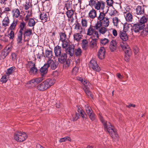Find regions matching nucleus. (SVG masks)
Listing matches in <instances>:
<instances>
[{
    "mask_svg": "<svg viewBox=\"0 0 148 148\" xmlns=\"http://www.w3.org/2000/svg\"><path fill=\"white\" fill-rule=\"evenodd\" d=\"M70 141L71 140V138L69 136H66L64 137L61 138L59 140V141L60 143L64 142L66 140Z\"/></svg>",
    "mask_w": 148,
    "mask_h": 148,
    "instance_id": "obj_52",
    "label": "nucleus"
},
{
    "mask_svg": "<svg viewBox=\"0 0 148 148\" xmlns=\"http://www.w3.org/2000/svg\"><path fill=\"white\" fill-rule=\"evenodd\" d=\"M88 22L87 20L85 18H82L81 20L82 27L84 29L87 27L88 25Z\"/></svg>",
    "mask_w": 148,
    "mask_h": 148,
    "instance_id": "obj_37",
    "label": "nucleus"
},
{
    "mask_svg": "<svg viewBox=\"0 0 148 148\" xmlns=\"http://www.w3.org/2000/svg\"><path fill=\"white\" fill-rule=\"evenodd\" d=\"M36 22L34 19L32 18H30L28 22V25L30 27H33V29H34V27L36 24Z\"/></svg>",
    "mask_w": 148,
    "mask_h": 148,
    "instance_id": "obj_30",
    "label": "nucleus"
},
{
    "mask_svg": "<svg viewBox=\"0 0 148 148\" xmlns=\"http://www.w3.org/2000/svg\"><path fill=\"white\" fill-rule=\"evenodd\" d=\"M54 52L56 57H58L62 53H63L61 47L58 45L54 47Z\"/></svg>",
    "mask_w": 148,
    "mask_h": 148,
    "instance_id": "obj_10",
    "label": "nucleus"
},
{
    "mask_svg": "<svg viewBox=\"0 0 148 148\" xmlns=\"http://www.w3.org/2000/svg\"><path fill=\"white\" fill-rule=\"evenodd\" d=\"M18 22L17 20L14 19L12 22L10 24L8 29L10 30H15L17 26Z\"/></svg>",
    "mask_w": 148,
    "mask_h": 148,
    "instance_id": "obj_24",
    "label": "nucleus"
},
{
    "mask_svg": "<svg viewBox=\"0 0 148 148\" xmlns=\"http://www.w3.org/2000/svg\"><path fill=\"white\" fill-rule=\"evenodd\" d=\"M74 29L77 30V31H78L80 33L83 32L85 31V29L82 28L80 24L78 23H77L75 24Z\"/></svg>",
    "mask_w": 148,
    "mask_h": 148,
    "instance_id": "obj_26",
    "label": "nucleus"
},
{
    "mask_svg": "<svg viewBox=\"0 0 148 148\" xmlns=\"http://www.w3.org/2000/svg\"><path fill=\"white\" fill-rule=\"evenodd\" d=\"M113 0H107L106 2L107 5L110 7H112L113 3Z\"/></svg>",
    "mask_w": 148,
    "mask_h": 148,
    "instance_id": "obj_64",
    "label": "nucleus"
},
{
    "mask_svg": "<svg viewBox=\"0 0 148 148\" xmlns=\"http://www.w3.org/2000/svg\"><path fill=\"white\" fill-rule=\"evenodd\" d=\"M90 85V83L89 82H88V84L84 85L83 89L87 95L91 96V92L89 90Z\"/></svg>",
    "mask_w": 148,
    "mask_h": 148,
    "instance_id": "obj_15",
    "label": "nucleus"
},
{
    "mask_svg": "<svg viewBox=\"0 0 148 148\" xmlns=\"http://www.w3.org/2000/svg\"><path fill=\"white\" fill-rule=\"evenodd\" d=\"M12 17L15 18H18L21 16L19 10L18 8H14L12 10Z\"/></svg>",
    "mask_w": 148,
    "mask_h": 148,
    "instance_id": "obj_14",
    "label": "nucleus"
},
{
    "mask_svg": "<svg viewBox=\"0 0 148 148\" xmlns=\"http://www.w3.org/2000/svg\"><path fill=\"white\" fill-rule=\"evenodd\" d=\"M26 65L27 68H32L33 66H35V64L34 62H32V61H30L28 62Z\"/></svg>",
    "mask_w": 148,
    "mask_h": 148,
    "instance_id": "obj_46",
    "label": "nucleus"
},
{
    "mask_svg": "<svg viewBox=\"0 0 148 148\" xmlns=\"http://www.w3.org/2000/svg\"><path fill=\"white\" fill-rule=\"evenodd\" d=\"M72 116L73 121H76L79 118L80 116V115L79 113H76L75 114L72 115Z\"/></svg>",
    "mask_w": 148,
    "mask_h": 148,
    "instance_id": "obj_53",
    "label": "nucleus"
},
{
    "mask_svg": "<svg viewBox=\"0 0 148 148\" xmlns=\"http://www.w3.org/2000/svg\"><path fill=\"white\" fill-rule=\"evenodd\" d=\"M43 50H41L40 51L38 54L37 55V58L41 59V58L43 57Z\"/></svg>",
    "mask_w": 148,
    "mask_h": 148,
    "instance_id": "obj_58",
    "label": "nucleus"
},
{
    "mask_svg": "<svg viewBox=\"0 0 148 148\" xmlns=\"http://www.w3.org/2000/svg\"><path fill=\"white\" fill-rule=\"evenodd\" d=\"M136 14L137 15H142L144 13V8L143 6H138L136 8Z\"/></svg>",
    "mask_w": 148,
    "mask_h": 148,
    "instance_id": "obj_18",
    "label": "nucleus"
},
{
    "mask_svg": "<svg viewBox=\"0 0 148 148\" xmlns=\"http://www.w3.org/2000/svg\"><path fill=\"white\" fill-rule=\"evenodd\" d=\"M23 34L24 38L25 39L26 37L29 36L32 34V30L30 29H26L24 31Z\"/></svg>",
    "mask_w": 148,
    "mask_h": 148,
    "instance_id": "obj_28",
    "label": "nucleus"
},
{
    "mask_svg": "<svg viewBox=\"0 0 148 148\" xmlns=\"http://www.w3.org/2000/svg\"><path fill=\"white\" fill-rule=\"evenodd\" d=\"M77 79L78 80L80 81L84 85L88 84V82H88L86 80H84L82 78L79 77H77Z\"/></svg>",
    "mask_w": 148,
    "mask_h": 148,
    "instance_id": "obj_56",
    "label": "nucleus"
},
{
    "mask_svg": "<svg viewBox=\"0 0 148 148\" xmlns=\"http://www.w3.org/2000/svg\"><path fill=\"white\" fill-rule=\"evenodd\" d=\"M45 55L49 59L52 58H53L52 51L47 49L45 51Z\"/></svg>",
    "mask_w": 148,
    "mask_h": 148,
    "instance_id": "obj_35",
    "label": "nucleus"
},
{
    "mask_svg": "<svg viewBox=\"0 0 148 148\" xmlns=\"http://www.w3.org/2000/svg\"><path fill=\"white\" fill-rule=\"evenodd\" d=\"M74 11L72 9L67 10L66 12V15L69 18H71L74 14Z\"/></svg>",
    "mask_w": 148,
    "mask_h": 148,
    "instance_id": "obj_39",
    "label": "nucleus"
},
{
    "mask_svg": "<svg viewBox=\"0 0 148 148\" xmlns=\"http://www.w3.org/2000/svg\"><path fill=\"white\" fill-rule=\"evenodd\" d=\"M119 36L121 39L124 41H125L128 39V37L126 32L123 31H120Z\"/></svg>",
    "mask_w": 148,
    "mask_h": 148,
    "instance_id": "obj_19",
    "label": "nucleus"
},
{
    "mask_svg": "<svg viewBox=\"0 0 148 148\" xmlns=\"http://www.w3.org/2000/svg\"><path fill=\"white\" fill-rule=\"evenodd\" d=\"M59 35L60 40L61 41L66 40V35L64 31L63 32H60Z\"/></svg>",
    "mask_w": 148,
    "mask_h": 148,
    "instance_id": "obj_33",
    "label": "nucleus"
},
{
    "mask_svg": "<svg viewBox=\"0 0 148 148\" xmlns=\"http://www.w3.org/2000/svg\"><path fill=\"white\" fill-rule=\"evenodd\" d=\"M88 41L85 39L83 40L82 41V48L84 50H86L88 45Z\"/></svg>",
    "mask_w": 148,
    "mask_h": 148,
    "instance_id": "obj_40",
    "label": "nucleus"
},
{
    "mask_svg": "<svg viewBox=\"0 0 148 148\" xmlns=\"http://www.w3.org/2000/svg\"><path fill=\"white\" fill-rule=\"evenodd\" d=\"M109 11V7L106 6L105 8V10H102L101 12H100L99 15L97 17V19L99 21H101L102 20L104 19L106 14H107Z\"/></svg>",
    "mask_w": 148,
    "mask_h": 148,
    "instance_id": "obj_8",
    "label": "nucleus"
},
{
    "mask_svg": "<svg viewBox=\"0 0 148 148\" xmlns=\"http://www.w3.org/2000/svg\"><path fill=\"white\" fill-rule=\"evenodd\" d=\"M75 46L73 45H69L68 48L66 50V52L71 56H72L75 52Z\"/></svg>",
    "mask_w": 148,
    "mask_h": 148,
    "instance_id": "obj_17",
    "label": "nucleus"
},
{
    "mask_svg": "<svg viewBox=\"0 0 148 148\" xmlns=\"http://www.w3.org/2000/svg\"><path fill=\"white\" fill-rule=\"evenodd\" d=\"M40 18L41 20L45 21H49V14L45 12H42L40 15Z\"/></svg>",
    "mask_w": 148,
    "mask_h": 148,
    "instance_id": "obj_25",
    "label": "nucleus"
},
{
    "mask_svg": "<svg viewBox=\"0 0 148 148\" xmlns=\"http://www.w3.org/2000/svg\"><path fill=\"white\" fill-rule=\"evenodd\" d=\"M37 71L38 70L35 66L30 69L29 72L31 74H35L37 73Z\"/></svg>",
    "mask_w": 148,
    "mask_h": 148,
    "instance_id": "obj_44",
    "label": "nucleus"
},
{
    "mask_svg": "<svg viewBox=\"0 0 148 148\" xmlns=\"http://www.w3.org/2000/svg\"><path fill=\"white\" fill-rule=\"evenodd\" d=\"M32 16V14L31 12L28 11L27 12V15L25 16L24 20L26 22H27L29 20V19L30 18V17Z\"/></svg>",
    "mask_w": 148,
    "mask_h": 148,
    "instance_id": "obj_42",
    "label": "nucleus"
},
{
    "mask_svg": "<svg viewBox=\"0 0 148 148\" xmlns=\"http://www.w3.org/2000/svg\"><path fill=\"white\" fill-rule=\"evenodd\" d=\"M48 68L46 64H45L40 69V72L41 76L44 77L47 73L48 71Z\"/></svg>",
    "mask_w": 148,
    "mask_h": 148,
    "instance_id": "obj_16",
    "label": "nucleus"
},
{
    "mask_svg": "<svg viewBox=\"0 0 148 148\" xmlns=\"http://www.w3.org/2000/svg\"><path fill=\"white\" fill-rule=\"evenodd\" d=\"M126 14L124 15L126 21L129 22H131L133 19V16L130 13H126L124 12Z\"/></svg>",
    "mask_w": 148,
    "mask_h": 148,
    "instance_id": "obj_27",
    "label": "nucleus"
},
{
    "mask_svg": "<svg viewBox=\"0 0 148 148\" xmlns=\"http://www.w3.org/2000/svg\"><path fill=\"white\" fill-rule=\"evenodd\" d=\"M82 33H75L73 34V38L74 40H75L77 42L80 41L82 39V35H81Z\"/></svg>",
    "mask_w": 148,
    "mask_h": 148,
    "instance_id": "obj_21",
    "label": "nucleus"
},
{
    "mask_svg": "<svg viewBox=\"0 0 148 148\" xmlns=\"http://www.w3.org/2000/svg\"><path fill=\"white\" fill-rule=\"evenodd\" d=\"M26 23L24 22L21 23L20 25V29L18 32L23 33L24 29H26Z\"/></svg>",
    "mask_w": 148,
    "mask_h": 148,
    "instance_id": "obj_34",
    "label": "nucleus"
},
{
    "mask_svg": "<svg viewBox=\"0 0 148 148\" xmlns=\"http://www.w3.org/2000/svg\"><path fill=\"white\" fill-rule=\"evenodd\" d=\"M108 40L106 38H104L103 39H101L100 40V42L103 45H106L109 42Z\"/></svg>",
    "mask_w": 148,
    "mask_h": 148,
    "instance_id": "obj_57",
    "label": "nucleus"
},
{
    "mask_svg": "<svg viewBox=\"0 0 148 148\" xmlns=\"http://www.w3.org/2000/svg\"><path fill=\"white\" fill-rule=\"evenodd\" d=\"M144 28L143 25H140L138 23L134 24L132 27L133 30L136 33L139 32L140 30L143 29Z\"/></svg>",
    "mask_w": 148,
    "mask_h": 148,
    "instance_id": "obj_12",
    "label": "nucleus"
},
{
    "mask_svg": "<svg viewBox=\"0 0 148 148\" xmlns=\"http://www.w3.org/2000/svg\"><path fill=\"white\" fill-rule=\"evenodd\" d=\"M99 117L103 125L105 131L108 132L112 138H117L118 135L114 126L105 120L102 116L101 114H99Z\"/></svg>",
    "mask_w": 148,
    "mask_h": 148,
    "instance_id": "obj_1",
    "label": "nucleus"
},
{
    "mask_svg": "<svg viewBox=\"0 0 148 148\" xmlns=\"http://www.w3.org/2000/svg\"><path fill=\"white\" fill-rule=\"evenodd\" d=\"M9 77L8 75H5L3 76L0 79V81L3 83H6L7 80L8 78Z\"/></svg>",
    "mask_w": 148,
    "mask_h": 148,
    "instance_id": "obj_50",
    "label": "nucleus"
},
{
    "mask_svg": "<svg viewBox=\"0 0 148 148\" xmlns=\"http://www.w3.org/2000/svg\"><path fill=\"white\" fill-rule=\"evenodd\" d=\"M131 25L130 24L127 23L124 24L123 26V31L126 32L127 31L130 29Z\"/></svg>",
    "mask_w": 148,
    "mask_h": 148,
    "instance_id": "obj_43",
    "label": "nucleus"
},
{
    "mask_svg": "<svg viewBox=\"0 0 148 148\" xmlns=\"http://www.w3.org/2000/svg\"><path fill=\"white\" fill-rule=\"evenodd\" d=\"M23 33L18 32L17 38V43L18 44L22 43V37Z\"/></svg>",
    "mask_w": 148,
    "mask_h": 148,
    "instance_id": "obj_36",
    "label": "nucleus"
},
{
    "mask_svg": "<svg viewBox=\"0 0 148 148\" xmlns=\"http://www.w3.org/2000/svg\"><path fill=\"white\" fill-rule=\"evenodd\" d=\"M88 115L89 116V118L92 121H93L95 120V115L94 113L93 112L92 113H90V114H89Z\"/></svg>",
    "mask_w": 148,
    "mask_h": 148,
    "instance_id": "obj_59",
    "label": "nucleus"
},
{
    "mask_svg": "<svg viewBox=\"0 0 148 148\" xmlns=\"http://www.w3.org/2000/svg\"><path fill=\"white\" fill-rule=\"evenodd\" d=\"M98 31L100 34H104L107 31V29L104 27H101L98 29Z\"/></svg>",
    "mask_w": 148,
    "mask_h": 148,
    "instance_id": "obj_48",
    "label": "nucleus"
},
{
    "mask_svg": "<svg viewBox=\"0 0 148 148\" xmlns=\"http://www.w3.org/2000/svg\"><path fill=\"white\" fill-rule=\"evenodd\" d=\"M56 80L54 78L47 79L37 86V89L40 91H43L52 86L55 82Z\"/></svg>",
    "mask_w": 148,
    "mask_h": 148,
    "instance_id": "obj_2",
    "label": "nucleus"
},
{
    "mask_svg": "<svg viewBox=\"0 0 148 148\" xmlns=\"http://www.w3.org/2000/svg\"><path fill=\"white\" fill-rule=\"evenodd\" d=\"M15 67H12L8 69L6 73V75H9L12 74L13 71H14L15 69Z\"/></svg>",
    "mask_w": 148,
    "mask_h": 148,
    "instance_id": "obj_51",
    "label": "nucleus"
},
{
    "mask_svg": "<svg viewBox=\"0 0 148 148\" xmlns=\"http://www.w3.org/2000/svg\"><path fill=\"white\" fill-rule=\"evenodd\" d=\"M89 18L91 19H94L97 16V11L95 9L92 8L88 13Z\"/></svg>",
    "mask_w": 148,
    "mask_h": 148,
    "instance_id": "obj_22",
    "label": "nucleus"
},
{
    "mask_svg": "<svg viewBox=\"0 0 148 148\" xmlns=\"http://www.w3.org/2000/svg\"><path fill=\"white\" fill-rule=\"evenodd\" d=\"M11 51L10 48L8 46H7L4 48L1 52L0 55V59L1 60L3 59Z\"/></svg>",
    "mask_w": 148,
    "mask_h": 148,
    "instance_id": "obj_7",
    "label": "nucleus"
},
{
    "mask_svg": "<svg viewBox=\"0 0 148 148\" xmlns=\"http://www.w3.org/2000/svg\"><path fill=\"white\" fill-rule=\"evenodd\" d=\"M44 79V77L42 76L41 77H40L38 78H35L36 83H38L41 82L42 80Z\"/></svg>",
    "mask_w": 148,
    "mask_h": 148,
    "instance_id": "obj_62",
    "label": "nucleus"
},
{
    "mask_svg": "<svg viewBox=\"0 0 148 148\" xmlns=\"http://www.w3.org/2000/svg\"><path fill=\"white\" fill-rule=\"evenodd\" d=\"M119 22V19L117 17H115L113 18L112 22L115 26H117Z\"/></svg>",
    "mask_w": 148,
    "mask_h": 148,
    "instance_id": "obj_55",
    "label": "nucleus"
},
{
    "mask_svg": "<svg viewBox=\"0 0 148 148\" xmlns=\"http://www.w3.org/2000/svg\"><path fill=\"white\" fill-rule=\"evenodd\" d=\"M116 41L112 40L110 43L109 47L110 51L112 52L116 50L117 47Z\"/></svg>",
    "mask_w": 148,
    "mask_h": 148,
    "instance_id": "obj_20",
    "label": "nucleus"
},
{
    "mask_svg": "<svg viewBox=\"0 0 148 148\" xmlns=\"http://www.w3.org/2000/svg\"><path fill=\"white\" fill-rule=\"evenodd\" d=\"M26 134L24 132H18L15 133L14 138L17 141L22 142L25 140L27 138Z\"/></svg>",
    "mask_w": 148,
    "mask_h": 148,
    "instance_id": "obj_4",
    "label": "nucleus"
},
{
    "mask_svg": "<svg viewBox=\"0 0 148 148\" xmlns=\"http://www.w3.org/2000/svg\"><path fill=\"white\" fill-rule=\"evenodd\" d=\"M74 52L75 54L77 56H79L81 55L82 50L79 48H78L77 49H75Z\"/></svg>",
    "mask_w": 148,
    "mask_h": 148,
    "instance_id": "obj_47",
    "label": "nucleus"
},
{
    "mask_svg": "<svg viewBox=\"0 0 148 148\" xmlns=\"http://www.w3.org/2000/svg\"><path fill=\"white\" fill-rule=\"evenodd\" d=\"M31 4L29 1H26L25 2V4L24 6L25 7V10H28L30 8Z\"/></svg>",
    "mask_w": 148,
    "mask_h": 148,
    "instance_id": "obj_60",
    "label": "nucleus"
},
{
    "mask_svg": "<svg viewBox=\"0 0 148 148\" xmlns=\"http://www.w3.org/2000/svg\"><path fill=\"white\" fill-rule=\"evenodd\" d=\"M45 64L48 67L50 66L51 69L53 70H55L57 67L56 62L51 59H49Z\"/></svg>",
    "mask_w": 148,
    "mask_h": 148,
    "instance_id": "obj_9",
    "label": "nucleus"
},
{
    "mask_svg": "<svg viewBox=\"0 0 148 148\" xmlns=\"http://www.w3.org/2000/svg\"><path fill=\"white\" fill-rule=\"evenodd\" d=\"M58 57V61L60 63L63 64L66 61L67 55L66 53H62Z\"/></svg>",
    "mask_w": 148,
    "mask_h": 148,
    "instance_id": "obj_11",
    "label": "nucleus"
},
{
    "mask_svg": "<svg viewBox=\"0 0 148 148\" xmlns=\"http://www.w3.org/2000/svg\"><path fill=\"white\" fill-rule=\"evenodd\" d=\"M148 33V30L147 28H145V29L141 32L140 35L142 36H144L147 35Z\"/></svg>",
    "mask_w": 148,
    "mask_h": 148,
    "instance_id": "obj_61",
    "label": "nucleus"
},
{
    "mask_svg": "<svg viewBox=\"0 0 148 148\" xmlns=\"http://www.w3.org/2000/svg\"><path fill=\"white\" fill-rule=\"evenodd\" d=\"M10 23V19L8 16H5L2 21V25L5 27L9 26Z\"/></svg>",
    "mask_w": 148,
    "mask_h": 148,
    "instance_id": "obj_23",
    "label": "nucleus"
},
{
    "mask_svg": "<svg viewBox=\"0 0 148 148\" xmlns=\"http://www.w3.org/2000/svg\"><path fill=\"white\" fill-rule=\"evenodd\" d=\"M120 46L125 52V60L127 62L129 61V57L132 54L129 46L126 42H122L121 43Z\"/></svg>",
    "mask_w": 148,
    "mask_h": 148,
    "instance_id": "obj_3",
    "label": "nucleus"
},
{
    "mask_svg": "<svg viewBox=\"0 0 148 148\" xmlns=\"http://www.w3.org/2000/svg\"><path fill=\"white\" fill-rule=\"evenodd\" d=\"M102 25V22L101 21H98L95 24L94 27L96 29H100Z\"/></svg>",
    "mask_w": 148,
    "mask_h": 148,
    "instance_id": "obj_45",
    "label": "nucleus"
},
{
    "mask_svg": "<svg viewBox=\"0 0 148 148\" xmlns=\"http://www.w3.org/2000/svg\"><path fill=\"white\" fill-rule=\"evenodd\" d=\"M11 31L10 33L9 34L10 36L9 38L10 39H13L14 38V33L13 31V30H10Z\"/></svg>",
    "mask_w": 148,
    "mask_h": 148,
    "instance_id": "obj_63",
    "label": "nucleus"
},
{
    "mask_svg": "<svg viewBox=\"0 0 148 148\" xmlns=\"http://www.w3.org/2000/svg\"><path fill=\"white\" fill-rule=\"evenodd\" d=\"M105 2L102 1H97L96 3L94 8L95 9L97 10L101 9L102 10H105Z\"/></svg>",
    "mask_w": 148,
    "mask_h": 148,
    "instance_id": "obj_5",
    "label": "nucleus"
},
{
    "mask_svg": "<svg viewBox=\"0 0 148 148\" xmlns=\"http://www.w3.org/2000/svg\"><path fill=\"white\" fill-rule=\"evenodd\" d=\"M62 42V45L63 49H64L66 50L68 48L69 46V43L67 40L61 41Z\"/></svg>",
    "mask_w": 148,
    "mask_h": 148,
    "instance_id": "obj_41",
    "label": "nucleus"
},
{
    "mask_svg": "<svg viewBox=\"0 0 148 148\" xmlns=\"http://www.w3.org/2000/svg\"><path fill=\"white\" fill-rule=\"evenodd\" d=\"M147 21V19L146 18L145 16H143L140 18L138 23L140 24L141 25H143V27H145V23Z\"/></svg>",
    "mask_w": 148,
    "mask_h": 148,
    "instance_id": "obj_38",
    "label": "nucleus"
},
{
    "mask_svg": "<svg viewBox=\"0 0 148 148\" xmlns=\"http://www.w3.org/2000/svg\"><path fill=\"white\" fill-rule=\"evenodd\" d=\"M109 14L111 16H114L116 15L117 13V11L112 6L109 9Z\"/></svg>",
    "mask_w": 148,
    "mask_h": 148,
    "instance_id": "obj_29",
    "label": "nucleus"
},
{
    "mask_svg": "<svg viewBox=\"0 0 148 148\" xmlns=\"http://www.w3.org/2000/svg\"><path fill=\"white\" fill-rule=\"evenodd\" d=\"M101 22H102V24L104 27H108L110 23L109 18L107 17L102 20Z\"/></svg>",
    "mask_w": 148,
    "mask_h": 148,
    "instance_id": "obj_32",
    "label": "nucleus"
},
{
    "mask_svg": "<svg viewBox=\"0 0 148 148\" xmlns=\"http://www.w3.org/2000/svg\"><path fill=\"white\" fill-rule=\"evenodd\" d=\"M94 32V29L93 28V26L90 25L88 29L86 34L88 36H91L93 34Z\"/></svg>",
    "mask_w": 148,
    "mask_h": 148,
    "instance_id": "obj_31",
    "label": "nucleus"
},
{
    "mask_svg": "<svg viewBox=\"0 0 148 148\" xmlns=\"http://www.w3.org/2000/svg\"><path fill=\"white\" fill-rule=\"evenodd\" d=\"M97 39H95L94 38H92V40L90 41V47H94L96 45V40Z\"/></svg>",
    "mask_w": 148,
    "mask_h": 148,
    "instance_id": "obj_54",
    "label": "nucleus"
},
{
    "mask_svg": "<svg viewBox=\"0 0 148 148\" xmlns=\"http://www.w3.org/2000/svg\"><path fill=\"white\" fill-rule=\"evenodd\" d=\"M106 52L105 48L103 47H101L100 48L98 53V56L100 59H103L105 56Z\"/></svg>",
    "mask_w": 148,
    "mask_h": 148,
    "instance_id": "obj_13",
    "label": "nucleus"
},
{
    "mask_svg": "<svg viewBox=\"0 0 148 148\" xmlns=\"http://www.w3.org/2000/svg\"><path fill=\"white\" fill-rule=\"evenodd\" d=\"M86 111L88 114H90V113H92L93 112L91 108L88 105H86L85 106Z\"/></svg>",
    "mask_w": 148,
    "mask_h": 148,
    "instance_id": "obj_49",
    "label": "nucleus"
},
{
    "mask_svg": "<svg viewBox=\"0 0 148 148\" xmlns=\"http://www.w3.org/2000/svg\"><path fill=\"white\" fill-rule=\"evenodd\" d=\"M89 66L95 71H99L100 70V68L98 66L96 61L93 59L91 60L89 64Z\"/></svg>",
    "mask_w": 148,
    "mask_h": 148,
    "instance_id": "obj_6",
    "label": "nucleus"
}]
</instances>
